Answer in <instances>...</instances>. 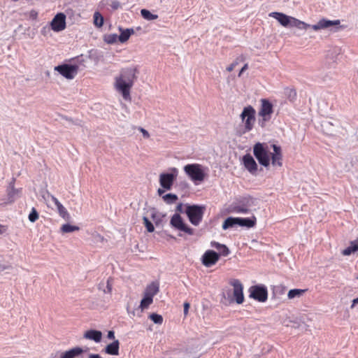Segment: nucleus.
<instances>
[{"label":"nucleus","mask_w":358,"mask_h":358,"mask_svg":"<svg viewBox=\"0 0 358 358\" xmlns=\"http://www.w3.org/2000/svg\"><path fill=\"white\" fill-rule=\"evenodd\" d=\"M136 73L137 70L135 68H126L115 78V88L126 100L130 98V90L136 79Z\"/></svg>","instance_id":"f257e3e1"},{"label":"nucleus","mask_w":358,"mask_h":358,"mask_svg":"<svg viewBox=\"0 0 358 358\" xmlns=\"http://www.w3.org/2000/svg\"><path fill=\"white\" fill-rule=\"evenodd\" d=\"M340 23L341 22L339 20H330L323 18L319 20L315 24L311 25L294 17L292 19L291 27H294L299 29H307L308 28H311L315 31L329 29L336 31L341 28L339 26Z\"/></svg>","instance_id":"f03ea898"},{"label":"nucleus","mask_w":358,"mask_h":358,"mask_svg":"<svg viewBox=\"0 0 358 358\" xmlns=\"http://www.w3.org/2000/svg\"><path fill=\"white\" fill-rule=\"evenodd\" d=\"M207 169L199 164H188L183 167L185 174L195 185H199L204 180Z\"/></svg>","instance_id":"7ed1b4c3"},{"label":"nucleus","mask_w":358,"mask_h":358,"mask_svg":"<svg viewBox=\"0 0 358 358\" xmlns=\"http://www.w3.org/2000/svg\"><path fill=\"white\" fill-rule=\"evenodd\" d=\"M206 207L200 205H187L185 213L189 221L194 226H198L202 221Z\"/></svg>","instance_id":"20e7f679"},{"label":"nucleus","mask_w":358,"mask_h":358,"mask_svg":"<svg viewBox=\"0 0 358 358\" xmlns=\"http://www.w3.org/2000/svg\"><path fill=\"white\" fill-rule=\"evenodd\" d=\"M254 202L255 199L252 197H242L231 205V210L236 213L248 214L250 211V208L255 205Z\"/></svg>","instance_id":"39448f33"},{"label":"nucleus","mask_w":358,"mask_h":358,"mask_svg":"<svg viewBox=\"0 0 358 358\" xmlns=\"http://www.w3.org/2000/svg\"><path fill=\"white\" fill-rule=\"evenodd\" d=\"M253 154L258 162L264 167L270 165V155L264 143H257L253 147Z\"/></svg>","instance_id":"423d86ee"},{"label":"nucleus","mask_w":358,"mask_h":358,"mask_svg":"<svg viewBox=\"0 0 358 358\" xmlns=\"http://www.w3.org/2000/svg\"><path fill=\"white\" fill-rule=\"evenodd\" d=\"M169 173H162L159 176V183L160 185L166 190H170L176 180L178 175V169L173 167L169 169Z\"/></svg>","instance_id":"0eeeda50"},{"label":"nucleus","mask_w":358,"mask_h":358,"mask_svg":"<svg viewBox=\"0 0 358 358\" xmlns=\"http://www.w3.org/2000/svg\"><path fill=\"white\" fill-rule=\"evenodd\" d=\"M255 110L251 106L245 107L241 114L242 121L245 123V131H250L253 128L255 121Z\"/></svg>","instance_id":"6e6552de"},{"label":"nucleus","mask_w":358,"mask_h":358,"mask_svg":"<svg viewBox=\"0 0 358 358\" xmlns=\"http://www.w3.org/2000/svg\"><path fill=\"white\" fill-rule=\"evenodd\" d=\"M249 297L259 302H265L268 299V291L266 286L257 285L249 288Z\"/></svg>","instance_id":"1a4fd4ad"},{"label":"nucleus","mask_w":358,"mask_h":358,"mask_svg":"<svg viewBox=\"0 0 358 358\" xmlns=\"http://www.w3.org/2000/svg\"><path fill=\"white\" fill-rule=\"evenodd\" d=\"M78 69L76 64H63L55 66V71L59 72L65 78L71 80L77 75Z\"/></svg>","instance_id":"9d476101"},{"label":"nucleus","mask_w":358,"mask_h":358,"mask_svg":"<svg viewBox=\"0 0 358 358\" xmlns=\"http://www.w3.org/2000/svg\"><path fill=\"white\" fill-rule=\"evenodd\" d=\"M230 284L233 286V298L229 301H236L238 304H241L244 301L243 286L241 281L237 279L233 280Z\"/></svg>","instance_id":"9b49d317"},{"label":"nucleus","mask_w":358,"mask_h":358,"mask_svg":"<svg viewBox=\"0 0 358 358\" xmlns=\"http://www.w3.org/2000/svg\"><path fill=\"white\" fill-rule=\"evenodd\" d=\"M170 224L175 229L184 231L189 235L194 234V229L189 227L184 223L182 218L178 213H175L171 217Z\"/></svg>","instance_id":"f8f14e48"},{"label":"nucleus","mask_w":358,"mask_h":358,"mask_svg":"<svg viewBox=\"0 0 358 358\" xmlns=\"http://www.w3.org/2000/svg\"><path fill=\"white\" fill-rule=\"evenodd\" d=\"M273 113V104L268 99H261V108L259 111V115L262 117L263 121H268L271 119V115Z\"/></svg>","instance_id":"ddd939ff"},{"label":"nucleus","mask_w":358,"mask_h":358,"mask_svg":"<svg viewBox=\"0 0 358 358\" xmlns=\"http://www.w3.org/2000/svg\"><path fill=\"white\" fill-rule=\"evenodd\" d=\"M51 28L56 32L61 31L66 28V15L63 13H57L50 23Z\"/></svg>","instance_id":"4468645a"},{"label":"nucleus","mask_w":358,"mask_h":358,"mask_svg":"<svg viewBox=\"0 0 358 358\" xmlns=\"http://www.w3.org/2000/svg\"><path fill=\"white\" fill-rule=\"evenodd\" d=\"M219 260V254L214 250H208L201 257L202 264L206 267H210Z\"/></svg>","instance_id":"2eb2a0df"},{"label":"nucleus","mask_w":358,"mask_h":358,"mask_svg":"<svg viewBox=\"0 0 358 358\" xmlns=\"http://www.w3.org/2000/svg\"><path fill=\"white\" fill-rule=\"evenodd\" d=\"M243 164L245 168L252 175H255L257 171V164L250 154L245 155L242 158Z\"/></svg>","instance_id":"dca6fc26"},{"label":"nucleus","mask_w":358,"mask_h":358,"mask_svg":"<svg viewBox=\"0 0 358 358\" xmlns=\"http://www.w3.org/2000/svg\"><path fill=\"white\" fill-rule=\"evenodd\" d=\"M271 146L273 148V152L270 157V161L271 160V164L273 166L280 167L282 166V155L281 148L280 146L275 144H273Z\"/></svg>","instance_id":"f3484780"},{"label":"nucleus","mask_w":358,"mask_h":358,"mask_svg":"<svg viewBox=\"0 0 358 358\" xmlns=\"http://www.w3.org/2000/svg\"><path fill=\"white\" fill-rule=\"evenodd\" d=\"M269 16L275 18L283 27H291L293 17L287 15L282 13L273 12L269 14Z\"/></svg>","instance_id":"a211bd4d"},{"label":"nucleus","mask_w":358,"mask_h":358,"mask_svg":"<svg viewBox=\"0 0 358 358\" xmlns=\"http://www.w3.org/2000/svg\"><path fill=\"white\" fill-rule=\"evenodd\" d=\"M257 218L255 215L249 217H238V226L248 229L252 228L256 225Z\"/></svg>","instance_id":"6ab92c4d"},{"label":"nucleus","mask_w":358,"mask_h":358,"mask_svg":"<svg viewBox=\"0 0 358 358\" xmlns=\"http://www.w3.org/2000/svg\"><path fill=\"white\" fill-rule=\"evenodd\" d=\"M83 337L96 343H99L101 341L102 333L99 330L90 329L85 332Z\"/></svg>","instance_id":"aec40b11"},{"label":"nucleus","mask_w":358,"mask_h":358,"mask_svg":"<svg viewBox=\"0 0 358 358\" xmlns=\"http://www.w3.org/2000/svg\"><path fill=\"white\" fill-rule=\"evenodd\" d=\"M84 352V350L80 347H75L64 352H62L60 358H76L80 356Z\"/></svg>","instance_id":"412c9836"},{"label":"nucleus","mask_w":358,"mask_h":358,"mask_svg":"<svg viewBox=\"0 0 358 358\" xmlns=\"http://www.w3.org/2000/svg\"><path fill=\"white\" fill-rule=\"evenodd\" d=\"M120 349V343L118 340L114 341L106 345L105 348L106 353L110 355H118Z\"/></svg>","instance_id":"4be33fe9"},{"label":"nucleus","mask_w":358,"mask_h":358,"mask_svg":"<svg viewBox=\"0 0 358 358\" xmlns=\"http://www.w3.org/2000/svg\"><path fill=\"white\" fill-rule=\"evenodd\" d=\"M119 31H120V36H118V41L123 43L128 41L131 35L134 34V31L131 28H128L124 29L121 27H119Z\"/></svg>","instance_id":"5701e85b"},{"label":"nucleus","mask_w":358,"mask_h":358,"mask_svg":"<svg viewBox=\"0 0 358 358\" xmlns=\"http://www.w3.org/2000/svg\"><path fill=\"white\" fill-rule=\"evenodd\" d=\"M341 48L338 46L331 47L327 54V57L336 62L338 59V57L341 54Z\"/></svg>","instance_id":"b1692460"},{"label":"nucleus","mask_w":358,"mask_h":358,"mask_svg":"<svg viewBox=\"0 0 358 358\" xmlns=\"http://www.w3.org/2000/svg\"><path fill=\"white\" fill-rule=\"evenodd\" d=\"M358 251V241H353L350 242V246L346 248L345 250L342 251V254L344 256L350 255L352 253H355Z\"/></svg>","instance_id":"393cba45"},{"label":"nucleus","mask_w":358,"mask_h":358,"mask_svg":"<svg viewBox=\"0 0 358 358\" xmlns=\"http://www.w3.org/2000/svg\"><path fill=\"white\" fill-rule=\"evenodd\" d=\"M238 226V217H229L224 220L222 223V229L224 230Z\"/></svg>","instance_id":"a878e982"},{"label":"nucleus","mask_w":358,"mask_h":358,"mask_svg":"<svg viewBox=\"0 0 358 358\" xmlns=\"http://www.w3.org/2000/svg\"><path fill=\"white\" fill-rule=\"evenodd\" d=\"M153 301V296L150 294H144V296L142 299L140 304V308L142 310L147 308Z\"/></svg>","instance_id":"bb28decb"},{"label":"nucleus","mask_w":358,"mask_h":358,"mask_svg":"<svg viewBox=\"0 0 358 358\" xmlns=\"http://www.w3.org/2000/svg\"><path fill=\"white\" fill-rule=\"evenodd\" d=\"M141 16L146 20H154L158 18V15L155 14H152L150 10L147 9H142L141 10Z\"/></svg>","instance_id":"cd10ccee"},{"label":"nucleus","mask_w":358,"mask_h":358,"mask_svg":"<svg viewBox=\"0 0 358 358\" xmlns=\"http://www.w3.org/2000/svg\"><path fill=\"white\" fill-rule=\"evenodd\" d=\"M80 228L77 226L71 225L70 224H63L60 230L62 233H71L76 231H78Z\"/></svg>","instance_id":"c85d7f7f"},{"label":"nucleus","mask_w":358,"mask_h":358,"mask_svg":"<svg viewBox=\"0 0 358 358\" xmlns=\"http://www.w3.org/2000/svg\"><path fill=\"white\" fill-rule=\"evenodd\" d=\"M19 193L18 189H15L14 186H10V189L8 191V203H12L15 199L17 195Z\"/></svg>","instance_id":"c756f323"},{"label":"nucleus","mask_w":358,"mask_h":358,"mask_svg":"<svg viewBox=\"0 0 358 358\" xmlns=\"http://www.w3.org/2000/svg\"><path fill=\"white\" fill-rule=\"evenodd\" d=\"M162 199L166 203L172 204L174 203L178 199V197L175 194L169 193L162 196Z\"/></svg>","instance_id":"7c9ffc66"},{"label":"nucleus","mask_w":358,"mask_h":358,"mask_svg":"<svg viewBox=\"0 0 358 358\" xmlns=\"http://www.w3.org/2000/svg\"><path fill=\"white\" fill-rule=\"evenodd\" d=\"M104 19L102 15L99 12L94 14V24L97 27H101L103 24Z\"/></svg>","instance_id":"2f4dec72"},{"label":"nucleus","mask_w":358,"mask_h":358,"mask_svg":"<svg viewBox=\"0 0 358 358\" xmlns=\"http://www.w3.org/2000/svg\"><path fill=\"white\" fill-rule=\"evenodd\" d=\"M59 215L66 220H69L71 218L70 214L68 213L65 207L62 204L57 207Z\"/></svg>","instance_id":"473e14b6"},{"label":"nucleus","mask_w":358,"mask_h":358,"mask_svg":"<svg viewBox=\"0 0 358 358\" xmlns=\"http://www.w3.org/2000/svg\"><path fill=\"white\" fill-rule=\"evenodd\" d=\"M159 292V287L155 283H152L151 285H148L145 289V293L146 294H150L152 296H154L157 294Z\"/></svg>","instance_id":"72a5a7b5"},{"label":"nucleus","mask_w":358,"mask_h":358,"mask_svg":"<svg viewBox=\"0 0 358 358\" xmlns=\"http://www.w3.org/2000/svg\"><path fill=\"white\" fill-rule=\"evenodd\" d=\"M304 289H290L287 294V296L290 299H294L295 297H299L303 294V293H304Z\"/></svg>","instance_id":"f704fd0d"},{"label":"nucleus","mask_w":358,"mask_h":358,"mask_svg":"<svg viewBox=\"0 0 358 358\" xmlns=\"http://www.w3.org/2000/svg\"><path fill=\"white\" fill-rule=\"evenodd\" d=\"M285 94L287 98L292 102L294 101L296 98V92L295 90L292 88L285 89Z\"/></svg>","instance_id":"c9c22d12"},{"label":"nucleus","mask_w":358,"mask_h":358,"mask_svg":"<svg viewBox=\"0 0 358 358\" xmlns=\"http://www.w3.org/2000/svg\"><path fill=\"white\" fill-rule=\"evenodd\" d=\"M104 41L108 44H113L118 40V36L116 34H110L104 36Z\"/></svg>","instance_id":"e433bc0d"},{"label":"nucleus","mask_w":358,"mask_h":358,"mask_svg":"<svg viewBox=\"0 0 358 358\" xmlns=\"http://www.w3.org/2000/svg\"><path fill=\"white\" fill-rule=\"evenodd\" d=\"M149 318L157 324H161L163 322V317L161 315L152 313L149 315Z\"/></svg>","instance_id":"4c0bfd02"},{"label":"nucleus","mask_w":358,"mask_h":358,"mask_svg":"<svg viewBox=\"0 0 358 358\" xmlns=\"http://www.w3.org/2000/svg\"><path fill=\"white\" fill-rule=\"evenodd\" d=\"M143 220L147 231L150 233L153 232L155 231V227L149 219L146 216H144L143 217Z\"/></svg>","instance_id":"58836bf2"},{"label":"nucleus","mask_w":358,"mask_h":358,"mask_svg":"<svg viewBox=\"0 0 358 358\" xmlns=\"http://www.w3.org/2000/svg\"><path fill=\"white\" fill-rule=\"evenodd\" d=\"M111 278H109L107 280L106 282V286L105 288H102V286H103V284H99V289H102L104 293H110L112 291V283H111Z\"/></svg>","instance_id":"ea45409f"},{"label":"nucleus","mask_w":358,"mask_h":358,"mask_svg":"<svg viewBox=\"0 0 358 358\" xmlns=\"http://www.w3.org/2000/svg\"><path fill=\"white\" fill-rule=\"evenodd\" d=\"M38 219V213L35 208H32L31 211L29 215V220L31 222H35Z\"/></svg>","instance_id":"a19ab883"},{"label":"nucleus","mask_w":358,"mask_h":358,"mask_svg":"<svg viewBox=\"0 0 358 358\" xmlns=\"http://www.w3.org/2000/svg\"><path fill=\"white\" fill-rule=\"evenodd\" d=\"M217 250H218L217 253L219 254V257L220 255L227 257L230 252L229 248L227 247V245H225L224 244L222 245V248H220Z\"/></svg>","instance_id":"79ce46f5"},{"label":"nucleus","mask_w":358,"mask_h":358,"mask_svg":"<svg viewBox=\"0 0 358 358\" xmlns=\"http://www.w3.org/2000/svg\"><path fill=\"white\" fill-rule=\"evenodd\" d=\"M223 244H221L218 242H216L215 241L210 242V246L213 248H215L217 250H219L220 248H222V245Z\"/></svg>","instance_id":"37998d69"},{"label":"nucleus","mask_w":358,"mask_h":358,"mask_svg":"<svg viewBox=\"0 0 358 358\" xmlns=\"http://www.w3.org/2000/svg\"><path fill=\"white\" fill-rule=\"evenodd\" d=\"M190 304L188 302H185L183 304V313L185 316H187L188 314L189 308Z\"/></svg>","instance_id":"c03bdc74"},{"label":"nucleus","mask_w":358,"mask_h":358,"mask_svg":"<svg viewBox=\"0 0 358 358\" xmlns=\"http://www.w3.org/2000/svg\"><path fill=\"white\" fill-rule=\"evenodd\" d=\"M110 6L113 9L117 10L120 6V3L117 1H113L111 2Z\"/></svg>","instance_id":"a18cd8bd"},{"label":"nucleus","mask_w":358,"mask_h":358,"mask_svg":"<svg viewBox=\"0 0 358 358\" xmlns=\"http://www.w3.org/2000/svg\"><path fill=\"white\" fill-rule=\"evenodd\" d=\"M37 16H38V13L36 10H31L29 12V17L30 18L35 20V19H36Z\"/></svg>","instance_id":"49530a36"},{"label":"nucleus","mask_w":358,"mask_h":358,"mask_svg":"<svg viewBox=\"0 0 358 358\" xmlns=\"http://www.w3.org/2000/svg\"><path fill=\"white\" fill-rule=\"evenodd\" d=\"M139 129L141 131V133L143 134V136L144 138H149L150 135L147 130H145L143 128H140Z\"/></svg>","instance_id":"de8ad7c7"},{"label":"nucleus","mask_w":358,"mask_h":358,"mask_svg":"<svg viewBox=\"0 0 358 358\" xmlns=\"http://www.w3.org/2000/svg\"><path fill=\"white\" fill-rule=\"evenodd\" d=\"M236 65L237 62H233L227 68V71H228L229 72L232 71Z\"/></svg>","instance_id":"09e8293b"},{"label":"nucleus","mask_w":358,"mask_h":358,"mask_svg":"<svg viewBox=\"0 0 358 358\" xmlns=\"http://www.w3.org/2000/svg\"><path fill=\"white\" fill-rule=\"evenodd\" d=\"M51 199H52V201L55 204L56 207H58L59 205H62V203L59 201V200L54 196H51Z\"/></svg>","instance_id":"8fccbe9b"},{"label":"nucleus","mask_w":358,"mask_h":358,"mask_svg":"<svg viewBox=\"0 0 358 358\" xmlns=\"http://www.w3.org/2000/svg\"><path fill=\"white\" fill-rule=\"evenodd\" d=\"M107 337L108 339H115V332L113 331H109Z\"/></svg>","instance_id":"3c124183"},{"label":"nucleus","mask_w":358,"mask_h":358,"mask_svg":"<svg viewBox=\"0 0 358 358\" xmlns=\"http://www.w3.org/2000/svg\"><path fill=\"white\" fill-rule=\"evenodd\" d=\"M157 213L154 209L151 213V217L155 221V224H157L158 222L156 220Z\"/></svg>","instance_id":"603ef678"},{"label":"nucleus","mask_w":358,"mask_h":358,"mask_svg":"<svg viewBox=\"0 0 358 358\" xmlns=\"http://www.w3.org/2000/svg\"><path fill=\"white\" fill-rule=\"evenodd\" d=\"M248 68V64H244V66L242 67V69H241L239 73H238V76H241L242 75V73L245 71L247 70Z\"/></svg>","instance_id":"864d4df0"},{"label":"nucleus","mask_w":358,"mask_h":358,"mask_svg":"<svg viewBox=\"0 0 358 358\" xmlns=\"http://www.w3.org/2000/svg\"><path fill=\"white\" fill-rule=\"evenodd\" d=\"M176 211L180 212V213H182L183 212L182 203H180L179 204H178V206H176Z\"/></svg>","instance_id":"5fc2aeb1"},{"label":"nucleus","mask_w":358,"mask_h":358,"mask_svg":"<svg viewBox=\"0 0 358 358\" xmlns=\"http://www.w3.org/2000/svg\"><path fill=\"white\" fill-rule=\"evenodd\" d=\"M7 228L6 226L0 224V234H3L6 231Z\"/></svg>","instance_id":"6e6d98bb"},{"label":"nucleus","mask_w":358,"mask_h":358,"mask_svg":"<svg viewBox=\"0 0 358 358\" xmlns=\"http://www.w3.org/2000/svg\"><path fill=\"white\" fill-rule=\"evenodd\" d=\"M9 268L8 266H6V265H3V264H0V272H2L4 270H6Z\"/></svg>","instance_id":"4d7b16f0"},{"label":"nucleus","mask_w":358,"mask_h":358,"mask_svg":"<svg viewBox=\"0 0 358 358\" xmlns=\"http://www.w3.org/2000/svg\"><path fill=\"white\" fill-rule=\"evenodd\" d=\"M88 358H103L99 354H90Z\"/></svg>","instance_id":"13d9d810"},{"label":"nucleus","mask_w":358,"mask_h":358,"mask_svg":"<svg viewBox=\"0 0 358 358\" xmlns=\"http://www.w3.org/2000/svg\"><path fill=\"white\" fill-rule=\"evenodd\" d=\"M164 192H165V190L163 189H161V188L158 189V190H157V193H158L159 196H164L163 194Z\"/></svg>","instance_id":"bf43d9fd"},{"label":"nucleus","mask_w":358,"mask_h":358,"mask_svg":"<svg viewBox=\"0 0 358 358\" xmlns=\"http://www.w3.org/2000/svg\"><path fill=\"white\" fill-rule=\"evenodd\" d=\"M357 304H358V297L353 299L352 304L351 307L353 308Z\"/></svg>","instance_id":"052dcab7"},{"label":"nucleus","mask_w":358,"mask_h":358,"mask_svg":"<svg viewBox=\"0 0 358 358\" xmlns=\"http://www.w3.org/2000/svg\"><path fill=\"white\" fill-rule=\"evenodd\" d=\"M46 29H48V31H49V28L43 27V29L41 30V32L43 34H45V33H46Z\"/></svg>","instance_id":"680f3d73"},{"label":"nucleus","mask_w":358,"mask_h":358,"mask_svg":"<svg viewBox=\"0 0 358 358\" xmlns=\"http://www.w3.org/2000/svg\"><path fill=\"white\" fill-rule=\"evenodd\" d=\"M357 279H358V277H357Z\"/></svg>","instance_id":"e2e57ef3"}]
</instances>
